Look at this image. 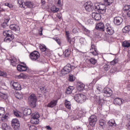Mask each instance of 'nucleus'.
Segmentation results:
<instances>
[{
	"mask_svg": "<svg viewBox=\"0 0 130 130\" xmlns=\"http://www.w3.org/2000/svg\"><path fill=\"white\" fill-rule=\"evenodd\" d=\"M113 0H104V4L95 3L94 6V11L99 12L100 14H105L106 12V7L110 6Z\"/></svg>",
	"mask_w": 130,
	"mask_h": 130,
	"instance_id": "1",
	"label": "nucleus"
},
{
	"mask_svg": "<svg viewBox=\"0 0 130 130\" xmlns=\"http://www.w3.org/2000/svg\"><path fill=\"white\" fill-rule=\"evenodd\" d=\"M3 35L6 38L4 39L5 42H10L15 38L14 35L11 30H5L3 31Z\"/></svg>",
	"mask_w": 130,
	"mask_h": 130,
	"instance_id": "2",
	"label": "nucleus"
},
{
	"mask_svg": "<svg viewBox=\"0 0 130 130\" xmlns=\"http://www.w3.org/2000/svg\"><path fill=\"white\" fill-rule=\"evenodd\" d=\"M28 104L32 108L36 107V102H37V99L36 95L34 93L30 94L28 98Z\"/></svg>",
	"mask_w": 130,
	"mask_h": 130,
	"instance_id": "3",
	"label": "nucleus"
},
{
	"mask_svg": "<svg viewBox=\"0 0 130 130\" xmlns=\"http://www.w3.org/2000/svg\"><path fill=\"white\" fill-rule=\"evenodd\" d=\"M74 100L78 103H84L86 101V95L83 94H77L75 95Z\"/></svg>",
	"mask_w": 130,
	"mask_h": 130,
	"instance_id": "4",
	"label": "nucleus"
},
{
	"mask_svg": "<svg viewBox=\"0 0 130 130\" xmlns=\"http://www.w3.org/2000/svg\"><path fill=\"white\" fill-rule=\"evenodd\" d=\"M40 49L42 52L46 56H50L51 52L49 49L46 48V46L44 44H40Z\"/></svg>",
	"mask_w": 130,
	"mask_h": 130,
	"instance_id": "5",
	"label": "nucleus"
},
{
	"mask_svg": "<svg viewBox=\"0 0 130 130\" xmlns=\"http://www.w3.org/2000/svg\"><path fill=\"white\" fill-rule=\"evenodd\" d=\"M66 35L67 41L68 42L70 46H72V45H75V41H76V40L75 39V38L72 39L70 37V31H66Z\"/></svg>",
	"mask_w": 130,
	"mask_h": 130,
	"instance_id": "6",
	"label": "nucleus"
},
{
	"mask_svg": "<svg viewBox=\"0 0 130 130\" xmlns=\"http://www.w3.org/2000/svg\"><path fill=\"white\" fill-rule=\"evenodd\" d=\"M29 57L31 60L35 61L40 57V54L37 51H34L29 54Z\"/></svg>",
	"mask_w": 130,
	"mask_h": 130,
	"instance_id": "7",
	"label": "nucleus"
},
{
	"mask_svg": "<svg viewBox=\"0 0 130 130\" xmlns=\"http://www.w3.org/2000/svg\"><path fill=\"white\" fill-rule=\"evenodd\" d=\"M105 31L108 33V35H112L114 34V30L111 25L108 23L106 24Z\"/></svg>",
	"mask_w": 130,
	"mask_h": 130,
	"instance_id": "8",
	"label": "nucleus"
},
{
	"mask_svg": "<svg viewBox=\"0 0 130 130\" xmlns=\"http://www.w3.org/2000/svg\"><path fill=\"white\" fill-rule=\"evenodd\" d=\"M11 124L15 130H18L20 128V121L17 118L12 119Z\"/></svg>",
	"mask_w": 130,
	"mask_h": 130,
	"instance_id": "9",
	"label": "nucleus"
},
{
	"mask_svg": "<svg viewBox=\"0 0 130 130\" xmlns=\"http://www.w3.org/2000/svg\"><path fill=\"white\" fill-rule=\"evenodd\" d=\"M89 123L91 126H94L97 122V117L95 115H92L89 118Z\"/></svg>",
	"mask_w": 130,
	"mask_h": 130,
	"instance_id": "10",
	"label": "nucleus"
},
{
	"mask_svg": "<svg viewBox=\"0 0 130 130\" xmlns=\"http://www.w3.org/2000/svg\"><path fill=\"white\" fill-rule=\"evenodd\" d=\"M103 93L105 97H110V96H112V90L109 87H105Z\"/></svg>",
	"mask_w": 130,
	"mask_h": 130,
	"instance_id": "11",
	"label": "nucleus"
},
{
	"mask_svg": "<svg viewBox=\"0 0 130 130\" xmlns=\"http://www.w3.org/2000/svg\"><path fill=\"white\" fill-rule=\"evenodd\" d=\"M85 9L87 12H92L93 9L95 10V8L93 7V3L91 2H88L85 4Z\"/></svg>",
	"mask_w": 130,
	"mask_h": 130,
	"instance_id": "12",
	"label": "nucleus"
},
{
	"mask_svg": "<svg viewBox=\"0 0 130 130\" xmlns=\"http://www.w3.org/2000/svg\"><path fill=\"white\" fill-rule=\"evenodd\" d=\"M62 74L63 75H67L68 74H70L71 72H72L71 70V64L68 63L62 69Z\"/></svg>",
	"mask_w": 130,
	"mask_h": 130,
	"instance_id": "13",
	"label": "nucleus"
},
{
	"mask_svg": "<svg viewBox=\"0 0 130 130\" xmlns=\"http://www.w3.org/2000/svg\"><path fill=\"white\" fill-rule=\"evenodd\" d=\"M21 64H18L17 66V71L19 72H26L28 68L27 65L24 62H20ZM23 64V65H22Z\"/></svg>",
	"mask_w": 130,
	"mask_h": 130,
	"instance_id": "14",
	"label": "nucleus"
},
{
	"mask_svg": "<svg viewBox=\"0 0 130 130\" xmlns=\"http://www.w3.org/2000/svg\"><path fill=\"white\" fill-rule=\"evenodd\" d=\"M10 84L12 86H13V88L14 89V90L20 91V90L22 89V88L21 87V84H20V83H19L18 82L12 81Z\"/></svg>",
	"mask_w": 130,
	"mask_h": 130,
	"instance_id": "15",
	"label": "nucleus"
},
{
	"mask_svg": "<svg viewBox=\"0 0 130 130\" xmlns=\"http://www.w3.org/2000/svg\"><path fill=\"white\" fill-rule=\"evenodd\" d=\"M95 29L99 31H102V32H104L105 31V25L103 22L98 23L95 26Z\"/></svg>",
	"mask_w": 130,
	"mask_h": 130,
	"instance_id": "16",
	"label": "nucleus"
},
{
	"mask_svg": "<svg viewBox=\"0 0 130 130\" xmlns=\"http://www.w3.org/2000/svg\"><path fill=\"white\" fill-rule=\"evenodd\" d=\"M89 52L90 53H91L92 55L94 56L98 55L99 54L97 49L96 48V47H95V45L93 44L92 43Z\"/></svg>",
	"mask_w": 130,
	"mask_h": 130,
	"instance_id": "17",
	"label": "nucleus"
},
{
	"mask_svg": "<svg viewBox=\"0 0 130 130\" xmlns=\"http://www.w3.org/2000/svg\"><path fill=\"white\" fill-rule=\"evenodd\" d=\"M122 22H123V19L121 17L118 16L114 18V23L116 26H119Z\"/></svg>",
	"mask_w": 130,
	"mask_h": 130,
	"instance_id": "18",
	"label": "nucleus"
},
{
	"mask_svg": "<svg viewBox=\"0 0 130 130\" xmlns=\"http://www.w3.org/2000/svg\"><path fill=\"white\" fill-rule=\"evenodd\" d=\"M11 64L13 67H17V64L20 62V60L18 58L13 57L10 59Z\"/></svg>",
	"mask_w": 130,
	"mask_h": 130,
	"instance_id": "19",
	"label": "nucleus"
},
{
	"mask_svg": "<svg viewBox=\"0 0 130 130\" xmlns=\"http://www.w3.org/2000/svg\"><path fill=\"white\" fill-rule=\"evenodd\" d=\"M92 18L95 21H100L101 20V14L99 13L93 12L92 13Z\"/></svg>",
	"mask_w": 130,
	"mask_h": 130,
	"instance_id": "20",
	"label": "nucleus"
},
{
	"mask_svg": "<svg viewBox=\"0 0 130 130\" xmlns=\"http://www.w3.org/2000/svg\"><path fill=\"white\" fill-rule=\"evenodd\" d=\"M95 101H96V104L99 105L100 107H101V106H102L104 103V100H103V99L100 98V96H96Z\"/></svg>",
	"mask_w": 130,
	"mask_h": 130,
	"instance_id": "21",
	"label": "nucleus"
},
{
	"mask_svg": "<svg viewBox=\"0 0 130 130\" xmlns=\"http://www.w3.org/2000/svg\"><path fill=\"white\" fill-rule=\"evenodd\" d=\"M124 102V101L121 99V98H116L114 99V104L115 105L120 106L121 104H122V103H123Z\"/></svg>",
	"mask_w": 130,
	"mask_h": 130,
	"instance_id": "22",
	"label": "nucleus"
},
{
	"mask_svg": "<svg viewBox=\"0 0 130 130\" xmlns=\"http://www.w3.org/2000/svg\"><path fill=\"white\" fill-rule=\"evenodd\" d=\"M56 104H57V100H53L48 104L47 107H49V108H53V107L56 106Z\"/></svg>",
	"mask_w": 130,
	"mask_h": 130,
	"instance_id": "23",
	"label": "nucleus"
},
{
	"mask_svg": "<svg viewBox=\"0 0 130 130\" xmlns=\"http://www.w3.org/2000/svg\"><path fill=\"white\" fill-rule=\"evenodd\" d=\"M77 89L78 91H83L85 89V84L81 82H78Z\"/></svg>",
	"mask_w": 130,
	"mask_h": 130,
	"instance_id": "24",
	"label": "nucleus"
},
{
	"mask_svg": "<svg viewBox=\"0 0 130 130\" xmlns=\"http://www.w3.org/2000/svg\"><path fill=\"white\" fill-rule=\"evenodd\" d=\"M10 28L11 30H13V31H15V32H19L20 31V26L16 24L10 25Z\"/></svg>",
	"mask_w": 130,
	"mask_h": 130,
	"instance_id": "25",
	"label": "nucleus"
},
{
	"mask_svg": "<svg viewBox=\"0 0 130 130\" xmlns=\"http://www.w3.org/2000/svg\"><path fill=\"white\" fill-rule=\"evenodd\" d=\"M86 112L87 111L85 109L79 110L77 112V116H78V117H82L84 114H86Z\"/></svg>",
	"mask_w": 130,
	"mask_h": 130,
	"instance_id": "26",
	"label": "nucleus"
},
{
	"mask_svg": "<svg viewBox=\"0 0 130 130\" xmlns=\"http://www.w3.org/2000/svg\"><path fill=\"white\" fill-rule=\"evenodd\" d=\"M64 105L67 109L71 110L72 109V104L71 103V102L68 101V100L64 101Z\"/></svg>",
	"mask_w": 130,
	"mask_h": 130,
	"instance_id": "27",
	"label": "nucleus"
},
{
	"mask_svg": "<svg viewBox=\"0 0 130 130\" xmlns=\"http://www.w3.org/2000/svg\"><path fill=\"white\" fill-rule=\"evenodd\" d=\"M23 115L25 116L30 115L32 113V111L29 108H25L23 111Z\"/></svg>",
	"mask_w": 130,
	"mask_h": 130,
	"instance_id": "28",
	"label": "nucleus"
},
{
	"mask_svg": "<svg viewBox=\"0 0 130 130\" xmlns=\"http://www.w3.org/2000/svg\"><path fill=\"white\" fill-rule=\"evenodd\" d=\"M24 8H29V9H32L33 8V3L32 2L26 1L24 3Z\"/></svg>",
	"mask_w": 130,
	"mask_h": 130,
	"instance_id": "29",
	"label": "nucleus"
},
{
	"mask_svg": "<svg viewBox=\"0 0 130 130\" xmlns=\"http://www.w3.org/2000/svg\"><path fill=\"white\" fill-rule=\"evenodd\" d=\"M9 22H10V18L5 19L4 22L1 24L2 27L4 28H7L8 26H9L8 25V23H9Z\"/></svg>",
	"mask_w": 130,
	"mask_h": 130,
	"instance_id": "30",
	"label": "nucleus"
},
{
	"mask_svg": "<svg viewBox=\"0 0 130 130\" xmlns=\"http://www.w3.org/2000/svg\"><path fill=\"white\" fill-rule=\"evenodd\" d=\"M2 129L4 130H12V128L10 125H8L7 123H3L2 124Z\"/></svg>",
	"mask_w": 130,
	"mask_h": 130,
	"instance_id": "31",
	"label": "nucleus"
},
{
	"mask_svg": "<svg viewBox=\"0 0 130 130\" xmlns=\"http://www.w3.org/2000/svg\"><path fill=\"white\" fill-rule=\"evenodd\" d=\"M0 97L4 99V100H6V99H8L9 98V95H8V93L0 92Z\"/></svg>",
	"mask_w": 130,
	"mask_h": 130,
	"instance_id": "32",
	"label": "nucleus"
},
{
	"mask_svg": "<svg viewBox=\"0 0 130 130\" xmlns=\"http://www.w3.org/2000/svg\"><path fill=\"white\" fill-rule=\"evenodd\" d=\"M122 46L125 48L130 47V43L127 41H125L122 43Z\"/></svg>",
	"mask_w": 130,
	"mask_h": 130,
	"instance_id": "33",
	"label": "nucleus"
},
{
	"mask_svg": "<svg viewBox=\"0 0 130 130\" xmlns=\"http://www.w3.org/2000/svg\"><path fill=\"white\" fill-rule=\"evenodd\" d=\"M15 96L16 98H17V99H19V100H21V99H23V98H24V96L21 92H16Z\"/></svg>",
	"mask_w": 130,
	"mask_h": 130,
	"instance_id": "34",
	"label": "nucleus"
},
{
	"mask_svg": "<svg viewBox=\"0 0 130 130\" xmlns=\"http://www.w3.org/2000/svg\"><path fill=\"white\" fill-rule=\"evenodd\" d=\"M108 124L109 126H116V123H115V121L113 119L110 120L108 122Z\"/></svg>",
	"mask_w": 130,
	"mask_h": 130,
	"instance_id": "35",
	"label": "nucleus"
},
{
	"mask_svg": "<svg viewBox=\"0 0 130 130\" xmlns=\"http://www.w3.org/2000/svg\"><path fill=\"white\" fill-rule=\"evenodd\" d=\"M58 11H59V9L54 5L51 7V12H52V13H57Z\"/></svg>",
	"mask_w": 130,
	"mask_h": 130,
	"instance_id": "36",
	"label": "nucleus"
},
{
	"mask_svg": "<svg viewBox=\"0 0 130 130\" xmlns=\"http://www.w3.org/2000/svg\"><path fill=\"white\" fill-rule=\"evenodd\" d=\"M30 122L32 124H38L39 123V119L31 118L30 119Z\"/></svg>",
	"mask_w": 130,
	"mask_h": 130,
	"instance_id": "37",
	"label": "nucleus"
},
{
	"mask_svg": "<svg viewBox=\"0 0 130 130\" xmlns=\"http://www.w3.org/2000/svg\"><path fill=\"white\" fill-rule=\"evenodd\" d=\"M82 30L85 35H87V36L90 35V30L85 27V26H82Z\"/></svg>",
	"mask_w": 130,
	"mask_h": 130,
	"instance_id": "38",
	"label": "nucleus"
},
{
	"mask_svg": "<svg viewBox=\"0 0 130 130\" xmlns=\"http://www.w3.org/2000/svg\"><path fill=\"white\" fill-rule=\"evenodd\" d=\"M74 90V86H69L66 89V94H71L72 92Z\"/></svg>",
	"mask_w": 130,
	"mask_h": 130,
	"instance_id": "39",
	"label": "nucleus"
},
{
	"mask_svg": "<svg viewBox=\"0 0 130 130\" xmlns=\"http://www.w3.org/2000/svg\"><path fill=\"white\" fill-rule=\"evenodd\" d=\"M129 31H130V26L129 25L125 26L122 29V32H123V33H128Z\"/></svg>",
	"mask_w": 130,
	"mask_h": 130,
	"instance_id": "40",
	"label": "nucleus"
},
{
	"mask_svg": "<svg viewBox=\"0 0 130 130\" xmlns=\"http://www.w3.org/2000/svg\"><path fill=\"white\" fill-rule=\"evenodd\" d=\"M39 117H40V115H39V113L38 112H36L31 114V118L39 119Z\"/></svg>",
	"mask_w": 130,
	"mask_h": 130,
	"instance_id": "41",
	"label": "nucleus"
},
{
	"mask_svg": "<svg viewBox=\"0 0 130 130\" xmlns=\"http://www.w3.org/2000/svg\"><path fill=\"white\" fill-rule=\"evenodd\" d=\"M89 61L93 66H95L97 63V59H95V58H91L89 59Z\"/></svg>",
	"mask_w": 130,
	"mask_h": 130,
	"instance_id": "42",
	"label": "nucleus"
},
{
	"mask_svg": "<svg viewBox=\"0 0 130 130\" xmlns=\"http://www.w3.org/2000/svg\"><path fill=\"white\" fill-rule=\"evenodd\" d=\"M76 80V78L73 74H69L68 80L69 82H74Z\"/></svg>",
	"mask_w": 130,
	"mask_h": 130,
	"instance_id": "43",
	"label": "nucleus"
},
{
	"mask_svg": "<svg viewBox=\"0 0 130 130\" xmlns=\"http://www.w3.org/2000/svg\"><path fill=\"white\" fill-rule=\"evenodd\" d=\"M106 123V121L104 119H100L99 120V124L101 126H102V128L104 127V125H105Z\"/></svg>",
	"mask_w": 130,
	"mask_h": 130,
	"instance_id": "44",
	"label": "nucleus"
},
{
	"mask_svg": "<svg viewBox=\"0 0 130 130\" xmlns=\"http://www.w3.org/2000/svg\"><path fill=\"white\" fill-rule=\"evenodd\" d=\"M0 77H3V78H7V77H8V73H7L6 72L0 71Z\"/></svg>",
	"mask_w": 130,
	"mask_h": 130,
	"instance_id": "45",
	"label": "nucleus"
},
{
	"mask_svg": "<svg viewBox=\"0 0 130 130\" xmlns=\"http://www.w3.org/2000/svg\"><path fill=\"white\" fill-rule=\"evenodd\" d=\"M64 56H66V57H68V56H69L70 54H71V51L69 50V49H66L63 52Z\"/></svg>",
	"mask_w": 130,
	"mask_h": 130,
	"instance_id": "46",
	"label": "nucleus"
},
{
	"mask_svg": "<svg viewBox=\"0 0 130 130\" xmlns=\"http://www.w3.org/2000/svg\"><path fill=\"white\" fill-rule=\"evenodd\" d=\"M25 2H23L22 0H18V4L19 5V6L20 8H25V6L24 5V3Z\"/></svg>",
	"mask_w": 130,
	"mask_h": 130,
	"instance_id": "47",
	"label": "nucleus"
},
{
	"mask_svg": "<svg viewBox=\"0 0 130 130\" xmlns=\"http://www.w3.org/2000/svg\"><path fill=\"white\" fill-rule=\"evenodd\" d=\"M40 90L42 93H45L47 92L46 87L45 86H40Z\"/></svg>",
	"mask_w": 130,
	"mask_h": 130,
	"instance_id": "48",
	"label": "nucleus"
},
{
	"mask_svg": "<svg viewBox=\"0 0 130 130\" xmlns=\"http://www.w3.org/2000/svg\"><path fill=\"white\" fill-rule=\"evenodd\" d=\"M13 113L16 117H21V113L18 111H13Z\"/></svg>",
	"mask_w": 130,
	"mask_h": 130,
	"instance_id": "49",
	"label": "nucleus"
},
{
	"mask_svg": "<svg viewBox=\"0 0 130 130\" xmlns=\"http://www.w3.org/2000/svg\"><path fill=\"white\" fill-rule=\"evenodd\" d=\"M79 43H80L81 45H84V44L86 43V40L83 38H80L79 39Z\"/></svg>",
	"mask_w": 130,
	"mask_h": 130,
	"instance_id": "50",
	"label": "nucleus"
},
{
	"mask_svg": "<svg viewBox=\"0 0 130 130\" xmlns=\"http://www.w3.org/2000/svg\"><path fill=\"white\" fill-rule=\"evenodd\" d=\"M5 112V108L0 107V116H3Z\"/></svg>",
	"mask_w": 130,
	"mask_h": 130,
	"instance_id": "51",
	"label": "nucleus"
},
{
	"mask_svg": "<svg viewBox=\"0 0 130 130\" xmlns=\"http://www.w3.org/2000/svg\"><path fill=\"white\" fill-rule=\"evenodd\" d=\"M53 39H54V40H55V41L59 45H61V41H60V39H59V38H53Z\"/></svg>",
	"mask_w": 130,
	"mask_h": 130,
	"instance_id": "52",
	"label": "nucleus"
},
{
	"mask_svg": "<svg viewBox=\"0 0 130 130\" xmlns=\"http://www.w3.org/2000/svg\"><path fill=\"white\" fill-rule=\"evenodd\" d=\"M118 62V60L117 59H114L113 60L110 62L111 66H114Z\"/></svg>",
	"mask_w": 130,
	"mask_h": 130,
	"instance_id": "53",
	"label": "nucleus"
},
{
	"mask_svg": "<svg viewBox=\"0 0 130 130\" xmlns=\"http://www.w3.org/2000/svg\"><path fill=\"white\" fill-rule=\"evenodd\" d=\"M103 69L104 70H105V71L107 72V71H108L109 69H110V67L109 66V65H108V64H106L104 66Z\"/></svg>",
	"mask_w": 130,
	"mask_h": 130,
	"instance_id": "54",
	"label": "nucleus"
},
{
	"mask_svg": "<svg viewBox=\"0 0 130 130\" xmlns=\"http://www.w3.org/2000/svg\"><path fill=\"white\" fill-rule=\"evenodd\" d=\"M130 9V6L129 5H125L124 8H123V10L125 11V12H128V11H129Z\"/></svg>",
	"mask_w": 130,
	"mask_h": 130,
	"instance_id": "55",
	"label": "nucleus"
},
{
	"mask_svg": "<svg viewBox=\"0 0 130 130\" xmlns=\"http://www.w3.org/2000/svg\"><path fill=\"white\" fill-rule=\"evenodd\" d=\"M19 79H26L27 76L24 74H21L18 76Z\"/></svg>",
	"mask_w": 130,
	"mask_h": 130,
	"instance_id": "56",
	"label": "nucleus"
},
{
	"mask_svg": "<svg viewBox=\"0 0 130 130\" xmlns=\"http://www.w3.org/2000/svg\"><path fill=\"white\" fill-rule=\"evenodd\" d=\"M43 31V27H41L39 29V35H40V36H42V35H43V34L42 33Z\"/></svg>",
	"mask_w": 130,
	"mask_h": 130,
	"instance_id": "57",
	"label": "nucleus"
},
{
	"mask_svg": "<svg viewBox=\"0 0 130 130\" xmlns=\"http://www.w3.org/2000/svg\"><path fill=\"white\" fill-rule=\"evenodd\" d=\"M73 130H83V128L79 126H76L74 127Z\"/></svg>",
	"mask_w": 130,
	"mask_h": 130,
	"instance_id": "58",
	"label": "nucleus"
},
{
	"mask_svg": "<svg viewBox=\"0 0 130 130\" xmlns=\"http://www.w3.org/2000/svg\"><path fill=\"white\" fill-rule=\"evenodd\" d=\"M56 17L58 19H60L62 18V14L61 13H57Z\"/></svg>",
	"mask_w": 130,
	"mask_h": 130,
	"instance_id": "59",
	"label": "nucleus"
},
{
	"mask_svg": "<svg viewBox=\"0 0 130 130\" xmlns=\"http://www.w3.org/2000/svg\"><path fill=\"white\" fill-rule=\"evenodd\" d=\"M87 23H88V24H94V21H93V19H88L87 20Z\"/></svg>",
	"mask_w": 130,
	"mask_h": 130,
	"instance_id": "60",
	"label": "nucleus"
},
{
	"mask_svg": "<svg viewBox=\"0 0 130 130\" xmlns=\"http://www.w3.org/2000/svg\"><path fill=\"white\" fill-rule=\"evenodd\" d=\"M5 6L8 7V8H13V5L9 3H5Z\"/></svg>",
	"mask_w": 130,
	"mask_h": 130,
	"instance_id": "61",
	"label": "nucleus"
},
{
	"mask_svg": "<svg viewBox=\"0 0 130 130\" xmlns=\"http://www.w3.org/2000/svg\"><path fill=\"white\" fill-rule=\"evenodd\" d=\"M45 128H46L47 130H52V128L49 125L46 126Z\"/></svg>",
	"mask_w": 130,
	"mask_h": 130,
	"instance_id": "62",
	"label": "nucleus"
},
{
	"mask_svg": "<svg viewBox=\"0 0 130 130\" xmlns=\"http://www.w3.org/2000/svg\"><path fill=\"white\" fill-rule=\"evenodd\" d=\"M126 117H127V120H128V121H129L130 122V114H127L126 116Z\"/></svg>",
	"mask_w": 130,
	"mask_h": 130,
	"instance_id": "63",
	"label": "nucleus"
},
{
	"mask_svg": "<svg viewBox=\"0 0 130 130\" xmlns=\"http://www.w3.org/2000/svg\"><path fill=\"white\" fill-rule=\"evenodd\" d=\"M126 126H127L128 130H130V122L126 125Z\"/></svg>",
	"mask_w": 130,
	"mask_h": 130,
	"instance_id": "64",
	"label": "nucleus"
}]
</instances>
